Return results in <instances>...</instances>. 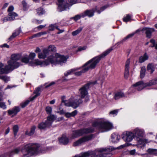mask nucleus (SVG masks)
Listing matches in <instances>:
<instances>
[{
    "label": "nucleus",
    "mask_w": 157,
    "mask_h": 157,
    "mask_svg": "<svg viewBox=\"0 0 157 157\" xmlns=\"http://www.w3.org/2000/svg\"><path fill=\"white\" fill-rule=\"evenodd\" d=\"M39 146L38 145L33 144H29L25 145L24 149L27 153L26 155H35L40 152L39 151Z\"/></svg>",
    "instance_id": "obj_4"
},
{
    "label": "nucleus",
    "mask_w": 157,
    "mask_h": 157,
    "mask_svg": "<svg viewBox=\"0 0 157 157\" xmlns=\"http://www.w3.org/2000/svg\"><path fill=\"white\" fill-rule=\"evenodd\" d=\"M46 111L48 114H50L52 112V108L49 106H47L46 108Z\"/></svg>",
    "instance_id": "obj_52"
},
{
    "label": "nucleus",
    "mask_w": 157,
    "mask_h": 157,
    "mask_svg": "<svg viewBox=\"0 0 157 157\" xmlns=\"http://www.w3.org/2000/svg\"><path fill=\"white\" fill-rule=\"evenodd\" d=\"M94 127H97L101 132H107L113 128V124L107 121H97L92 124Z\"/></svg>",
    "instance_id": "obj_3"
},
{
    "label": "nucleus",
    "mask_w": 157,
    "mask_h": 157,
    "mask_svg": "<svg viewBox=\"0 0 157 157\" xmlns=\"http://www.w3.org/2000/svg\"><path fill=\"white\" fill-rule=\"evenodd\" d=\"M147 152L150 155H157V149L149 148L148 149Z\"/></svg>",
    "instance_id": "obj_38"
},
{
    "label": "nucleus",
    "mask_w": 157,
    "mask_h": 157,
    "mask_svg": "<svg viewBox=\"0 0 157 157\" xmlns=\"http://www.w3.org/2000/svg\"><path fill=\"white\" fill-rule=\"evenodd\" d=\"M131 19V17L129 14H127L126 16L123 18L124 21L127 22L129 21Z\"/></svg>",
    "instance_id": "obj_51"
},
{
    "label": "nucleus",
    "mask_w": 157,
    "mask_h": 157,
    "mask_svg": "<svg viewBox=\"0 0 157 157\" xmlns=\"http://www.w3.org/2000/svg\"><path fill=\"white\" fill-rule=\"evenodd\" d=\"M141 31L143 32L145 31L146 37L150 38L151 36L152 33L155 31L154 29L147 27H144L142 29Z\"/></svg>",
    "instance_id": "obj_16"
},
{
    "label": "nucleus",
    "mask_w": 157,
    "mask_h": 157,
    "mask_svg": "<svg viewBox=\"0 0 157 157\" xmlns=\"http://www.w3.org/2000/svg\"><path fill=\"white\" fill-rule=\"evenodd\" d=\"M0 79H2L6 82L9 80V78L6 76L0 75Z\"/></svg>",
    "instance_id": "obj_50"
},
{
    "label": "nucleus",
    "mask_w": 157,
    "mask_h": 157,
    "mask_svg": "<svg viewBox=\"0 0 157 157\" xmlns=\"http://www.w3.org/2000/svg\"><path fill=\"white\" fill-rule=\"evenodd\" d=\"M0 107L1 108L4 109H6V107L4 102H0Z\"/></svg>",
    "instance_id": "obj_57"
},
{
    "label": "nucleus",
    "mask_w": 157,
    "mask_h": 157,
    "mask_svg": "<svg viewBox=\"0 0 157 157\" xmlns=\"http://www.w3.org/2000/svg\"><path fill=\"white\" fill-rule=\"evenodd\" d=\"M124 97L125 95L123 92L122 91H118L115 93L113 98L115 100H117Z\"/></svg>",
    "instance_id": "obj_23"
},
{
    "label": "nucleus",
    "mask_w": 157,
    "mask_h": 157,
    "mask_svg": "<svg viewBox=\"0 0 157 157\" xmlns=\"http://www.w3.org/2000/svg\"><path fill=\"white\" fill-rule=\"evenodd\" d=\"M83 135L81 129L73 130L72 132V137L73 138H76Z\"/></svg>",
    "instance_id": "obj_19"
},
{
    "label": "nucleus",
    "mask_w": 157,
    "mask_h": 157,
    "mask_svg": "<svg viewBox=\"0 0 157 157\" xmlns=\"http://www.w3.org/2000/svg\"><path fill=\"white\" fill-rule=\"evenodd\" d=\"M13 130L14 135L16 136L18 130V126L17 125H14L13 127Z\"/></svg>",
    "instance_id": "obj_47"
},
{
    "label": "nucleus",
    "mask_w": 157,
    "mask_h": 157,
    "mask_svg": "<svg viewBox=\"0 0 157 157\" xmlns=\"http://www.w3.org/2000/svg\"><path fill=\"white\" fill-rule=\"evenodd\" d=\"M97 82L95 81L94 82H91L87 83L83 85L79 89L78 93L80 95V98H83L88 95V90L89 89L90 86L91 85H94Z\"/></svg>",
    "instance_id": "obj_6"
},
{
    "label": "nucleus",
    "mask_w": 157,
    "mask_h": 157,
    "mask_svg": "<svg viewBox=\"0 0 157 157\" xmlns=\"http://www.w3.org/2000/svg\"><path fill=\"white\" fill-rule=\"evenodd\" d=\"M113 50L112 48L108 49L101 54L95 57L86 63L82 66V69L79 71L75 73L76 76H80L83 73H84L90 69L95 68L101 59L103 58L108 55Z\"/></svg>",
    "instance_id": "obj_1"
},
{
    "label": "nucleus",
    "mask_w": 157,
    "mask_h": 157,
    "mask_svg": "<svg viewBox=\"0 0 157 157\" xmlns=\"http://www.w3.org/2000/svg\"><path fill=\"white\" fill-rule=\"evenodd\" d=\"M104 149L99 148L96 149L95 151V156L94 157H109L111 154L110 153H107L105 152L101 153Z\"/></svg>",
    "instance_id": "obj_13"
},
{
    "label": "nucleus",
    "mask_w": 157,
    "mask_h": 157,
    "mask_svg": "<svg viewBox=\"0 0 157 157\" xmlns=\"http://www.w3.org/2000/svg\"><path fill=\"white\" fill-rule=\"evenodd\" d=\"M31 97L29 98V99L26 101L22 103L21 104V105L22 108H24L25 107L30 101H32L33 100H31Z\"/></svg>",
    "instance_id": "obj_43"
},
{
    "label": "nucleus",
    "mask_w": 157,
    "mask_h": 157,
    "mask_svg": "<svg viewBox=\"0 0 157 157\" xmlns=\"http://www.w3.org/2000/svg\"><path fill=\"white\" fill-rule=\"evenodd\" d=\"M49 54V52H48V50L45 49L43 50L42 52L38 53V57L40 59H44Z\"/></svg>",
    "instance_id": "obj_21"
},
{
    "label": "nucleus",
    "mask_w": 157,
    "mask_h": 157,
    "mask_svg": "<svg viewBox=\"0 0 157 157\" xmlns=\"http://www.w3.org/2000/svg\"><path fill=\"white\" fill-rule=\"evenodd\" d=\"M94 137V135L90 134L89 135L84 136L75 142L73 144V146H77L81 145L83 143L91 140L92 138Z\"/></svg>",
    "instance_id": "obj_8"
},
{
    "label": "nucleus",
    "mask_w": 157,
    "mask_h": 157,
    "mask_svg": "<svg viewBox=\"0 0 157 157\" xmlns=\"http://www.w3.org/2000/svg\"><path fill=\"white\" fill-rule=\"evenodd\" d=\"M82 28L79 27L76 30L73 32L72 34L73 36H75L78 34L82 30Z\"/></svg>",
    "instance_id": "obj_42"
},
{
    "label": "nucleus",
    "mask_w": 157,
    "mask_h": 157,
    "mask_svg": "<svg viewBox=\"0 0 157 157\" xmlns=\"http://www.w3.org/2000/svg\"><path fill=\"white\" fill-rule=\"evenodd\" d=\"M155 66L154 64L152 63H149L147 67V71L151 70L150 73L152 74L155 71Z\"/></svg>",
    "instance_id": "obj_35"
},
{
    "label": "nucleus",
    "mask_w": 157,
    "mask_h": 157,
    "mask_svg": "<svg viewBox=\"0 0 157 157\" xmlns=\"http://www.w3.org/2000/svg\"><path fill=\"white\" fill-rule=\"evenodd\" d=\"M37 14L39 15H41L45 13V11L41 8H40L36 10Z\"/></svg>",
    "instance_id": "obj_44"
},
{
    "label": "nucleus",
    "mask_w": 157,
    "mask_h": 157,
    "mask_svg": "<svg viewBox=\"0 0 157 157\" xmlns=\"http://www.w3.org/2000/svg\"><path fill=\"white\" fill-rule=\"evenodd\" d=\"M146 83L147 86H151L157 84V78L150 81Z\"/></svg>",
    "instance_id": "obj_37"
},
{
    "label": "nucleus",
    "mask_w": 157,
    "mask_h": 157,
    "mask_svg": "<svg viewBox=\"0 0 157 157\" xmlns=\"http://www.w3.org/2000/svg\"><path fill=\"white\" fill-rule=\"evenodd\" d=\"M82 99L81 98L75 100L74 101L72 102V107L75 109L80 104L82 103Z\"/></svg>",
    "instance_id": "obj_24"
},
{
    "label": "nucleus",
    "mask_w": 157,
    "mask_h": 157,
    "mask_svg": "<svg viewBox=\"0 0 157 157\" xmlns=\"http://www.w3.org/2000/svg\"><path fill=\"white\" fill-rule=\"evenodd\" d=\"M78 69V68L77 69H72L71 70L67 71L66 72H65L64 73V75L65 76H67L68 75L71 74L74 71H76Z\"/></svg>",
    "instance_id": "obj_46"
},
{
    "label": "nucleus",
    "mask_w": 157,
    "mask_h": 157,
    "mask_svg": "<svg viewBox=\"0 0 157 157\" xmlns=\"http://www.w3.org/2000/svg\"><path fill=\"white\" fill-rule=\"evenodd\" d=\"M134 35V33H133L128 34L125 37L124 39H123L122 40L119 42L118 43V44H122L125 41L128 39L132 37Z\"/></svg>",
    "instance_id": "obj_30"
},
{
    "label": "nucleus",
    "mask_w": 157,
    "mask_h": 157,
    "mask_svg": "<svg viewBox=\"0 0 157 157\" xmlns=\"http://www.w3.org/2000/svg\"><path fill=\"white\" fill-rule=\"evenodd\" d=\"M36 127L35 126H32L30 129V131H27L25 132V134L29 136L33 135L35 131Z\"/></svg>",
    "instance_id": "obj_34"
},
{
    "label": "nucleus",
    "mask_w": 157,
    "mask_h": 157,
    "mask_svg": "<svg viewBox=\"0 0 157 157\" xmlns=\"http://www.w3.org/2000/svg\"><path fill=\"white\" fill-rule=\"evenodd\" d=\"M19 54H13L11 55V59L7 62L8 64L11 65L14 69L18 68L20 65V63L17 62L20 59Z\"/></svg>",
    "instance_id": "obj_7"
},
{
    "label": "nucleus",
    "mask_w": 157,
    "mask_h": 157,
    "mask_svg": "<svg viewBox=\"0 0 157 157\" xmlns=\"http://www.w3.org/2000/svg\"><path fill=\"white\" fill-rule=\"evenodd\" d=\"M77 0H70L69 2L71 4H74L77 3Z\"/></svg>",
    "instance_id": "obj_62"
},
{
    "label": "nucleus",
    "mask_w": 157,
    "mask_h": 157,
    "mask_svg": "<svg viewBox=\"0 0 157 157\" xmlns=\"http://www.w3.org/2000/svg\"><path fill=\"white\" fill-rule=\"evenodd\" d=\"M47 49L48 50V52H49L50 51L52 52L55 51L56 50V48L54 45H50Z\"/></svg>",
    "instance_id": "obj_48"
},
{
    "label": "nucleus",
    "mask_w": 157,
    "mask_h": 157,
    "mask_svg": "<svg viewBox=\"0 0 157 157\" xmlns=\"http://www.w3.org/2000/svg\"><path fill=\"white\" fill-rule=\"evenodd\" d=\"M22 4L23 6V9L24 10H25L26 8L27 4L25 1H23L22 2Z\"/></svg>",
    "instance_id": "obj_59"
},
{
    "label": "nucleus",
    "mask_w": 157,
    "mask_h": 157,
    "mask_svg": "<svg viewBox=\"0 0 157 157\" xmlns=\"http://www.w3.org/2000/svg\"><path fill=\"white\" fill-rule=\"evenodd\" d=\"M56 58L53 56H50L44 62H41L38 59H36L34 61V63L37 65H40L41 66H47L50 63L54 64L61 65L66 62L67 58L64 56L61 55L58 53L56 54Z\"/></svg>",
    "instance_id": "obj_2"
},
{
    "label": "nucleus",
    "mask_w": 157,
    "mask_h": 157,
    "mask_svg": "<svg viewBox=\"0 0 157 157\" xmlns=\"http://www.w3.org/2000/svg\"><path fill=\"white\" fill-rule=\"evenodd\" d=\"M62 102L64 103V105L66 106L72 107L73 104L72 102H69L67 101L64 100L63 99H62Z\"/></svg>",
    "instance_id": "obj_45"
},
{
    "label": "nucleus",
    "mask_w": 157,
    "mask_h": 157,
    "mask_svg": "<svg viewBox=\"0 0 157 157\" xmlns=\"http://www.w3.org/2000/svg\"><path fill=\"white\" fill-rule=\"evenodd\" d=\"M29 59L27 55L22 56L21 58V62L26 64L28 63L29 61Z\"/></svg>",
    "instance_id": "obj_39"
},
{
    "label": "nucleus",
    "mask_w": 157,
    "mask_h": 157,
    "mask_svg": "<svg viewBox=\"0 0 157 157\" xmlns=\"http://www.w3.org/2000/svg\"><path fill=\"white\" fill-rule=\"evenodd\" d=\"M118 110L116 109L113 111H111L109 112L110 114L115 115L117 114L118 113Z\"/></svg>",
    "instance_id": "obj_58"
},
{
    "label": "nucleus",
    "mask_w": 157,
    "mask_h": 157,
    "mask_svg": "<svg viewBox=\"0 0 157 157\" xmlns=\"http://www.w3.org/2000/svg\"><path fill=\"white\" fill-rule=\"evenodd\" d=\"M83 135L84 134H87L93 132L94 129L92 127L81 129Z\"/></svg>",
    "instance_id": "obj_29"
},
{
    "label": "nucleus",
    "mask_w": 157,
    "mask_h": 157,
    "mask_svg": "<svg viewBox=\"0 0 157 157\" xmlns=\"http://www.w3.org/2000/svg\"><path fill=\"white\" fill-rule=\"evenodd\" d=\"M2 21H3V22L4 23L7 21H10V17H6L3 18L2 19Z\"/></svg>",
    "instance_id": "obj_60"
},
{
    "label": "nucleus",
    "mask_w": 157,
    "mask_h": 157,
    "mask_svg": "<svg viewBox=\"0 0 157 157\" xmlns=\"http://www.w3.org/2000/svg\"><path fill=\"white\" fill-rule=\"evenodd\" d=\"M134 35V33H133L128 34L125 37L124 39H123L122 40L119 42L118 43V44H122L125 41L128 39L132 37Z\"/></svg>",
    "instance_id": "obj_31"
},
{
    "label": "nucleus",
    "mask_w": 157,
    "mask_h": 157,
    "mask_svg": "<svg viewBox=\"0 0 157 157\" xmlns=\"http://www.w3.org/2000/svg\"><path fill=\"white\" fill-rule=\"evenodd\" d=\"M14 8L13 6H9V7L7 11L9 13H10L13 12V11L14 10Z\"/></svg>",
    "instance_id": "obj_55"
},
{
    "label": "nucleus",
    "mask_w": 157,
    "mask_h": 157,
    "mask_svg": "<svg viewBox=\"0 0 157 157\" xmlns=\"http://www.w3.org/2000/svg\"><path fill=\"white\" fill-rule=\"evenodd\" d=\"M134 137L133 132H124L122 135L123 139L124 140L127 142L131 141Z\"/></svg>",
    "instance_id": "obj_12"
},
{
    "label": "nucleus",
    "mask_w": 157,
    "mask_h": 157,
    "mask_svg": "<svg viewBox=\"0 0 157 157\" xmlns=\"http://www.w3.org/2000/svg\"><path fill=\"white\" fill-rule=\"evenodd\" d=\"M134 136L136 137L137 139H139L138 141L139 143H141L143 141L142 138L144 135V131L143 130L140 129L138 128L135 129L133 131Z\"/></svg>",
    "instance_id": "obj_10"
},
{
    "label": "nucleus",
    "mask_w": 157,
    "mask_h": 157,
    "mask_svg": "<svg viewBox=\"0 0 157 157\" xmlns=\"http://www.w3.org/2000/svg\"><path fill=\"white\" fill-rule=\"evenodd\" d=\"M95 152L94 151H89L82 153L80 155H76L77 157H89L91 156V157H94L95 156Z\"/></svg>",
    "instance_id": "obj_18"
},
{
    "label": "nucleus",
    "mask_w": 157,
    "mask_h": 157,
    "mask_svg": "<svg viewBox=\"0 0 157 157\" xmlns=\"http://www.w3.org/2000/svg\"><path fill=\"white\" fill-rule=\"evenodd\" d=\"M0 47L1 48L4 47H6L7 48H9L10 47L9 46L6 44H3L2 45H0Z\"/></svg>",
    "instance_id": "obj_63"
},
{
    "label": "nucleus",
    "mask_w": 157,
    "mask_h": 157,
    "mask_svg": "<svg viewBox=\"0 0 157 157\" xmlns=\"http://www.w3.org/2000/svg\"><path fill=\"white\" fill-rule=\"evenodd\" d=\"M40 90V88L38 87L36 88L34 92L33 93L35 94V95L32 97H31V100H33L36 98L40 95V93L39 92Z\"/></svg>",
    "instance_id": "obj_32"
},
{
    "label": "nucleus",
    "mask_w": 157,
    "mask_h": 157,
    "mask_svg": "<svg viewBox=\"0 0 157 157\" xmlns=\"http://www.w3.org/2000/svg\"><path fill=\"white\" fill-rule=\"evenodd\" d=\"M149 56L146 53H145L143 56H141L139 58V62L142 63L148 59Z\"/></svg>",
    "instance_id": "obj_28"
},
{
    "label": "nucleus",
    "mask_w": 157,
    "mask_h": 157,
    "mask_svg": "<svg viewBox=\"0 0 157 157\" xmlns=\"http://www.w3.org/2000/svg\"><path fill=\"white\" fill-rule=\"evenodd\" d=\"M9 17L10 20V21H12L15 19V17L18 16V14L14 12L10 13H8Z\"/></svg>",
    "instance_id": "obj_36"
},
{
    "label": "nucleus",
    "mask_w": 157,
    "mask_h": 157,
    "mask_svg": "<svg viewBox=\"0 0 157 157\" xmlns=\"http://www.w3.org/2000/svg\"><path fill=\"white\" fill-rule=\"evenodd\" d=\"M21 151V148L20 147L15 148L12 150L8 153V155L10 157L13 155L18 154Z\"/></svg>",
    "instance_id": "obj_27"
},
{
    "label": "nucleus",
    "mask_w": 157,
    "mask_h": 157,
    "mask_svg": "<svg viewBox=\"0 0 157 157\" xmlns=\"http://www.w3.org/2000/svg\"><path fill=\"white\" fill-rule=\"evenodd\" d=\"M47 33L46 32H40L37 33L33 35L32 36H31V38H33L36 37H39L40 36H41L42 35H44L45 34Z\"/></svg>",
    "instance_id": "obj_41"
},
{
    "label": "nucleus",
    "mask_w": 157,
    "mask_h": 157,
    "mask_svg": "<svg viewBox=\"0 0 157 157\" xmlns=\"http://www.w3.org/2000/svg\"><path fill=\"white\" fill-rule=\"evenodd\" d=\"M147 86L146 83H144L143 81H140L133 85L130 87V89L131 90L136 89L138 91H140Z\"/></svg>",
    "instance_id": "obj_11"
},
{
    "label": "nucleus",
    "mask_w": 157,
    "mask_h": 157,
    "mask_svg": "<svg viewBox=\"0 0 157 157\" xmlns=\"http://www.w3.org/2000/svg\"><path fill=\"white\" fill-rule=\"evenodd\" d=\"M56 24L51 25L49 26V30L50 31H53L54 29L55 28H56L57 29H59L58 27H56Z\"/></svg>",
    "instance_id": "obj_49"
},
{
    "label": "nucleus",
    "mask_w": 157,
    "mask_h": 157,
    "mask_svg": "<svg viewBox=\"0 0 157 157\" xmlns=\"http://www.w3.org/2000/svg\"><path fill=\"white\" fill-rule=\"evenodd\" d=\"M95 12V10L94 9L86 10L83 13H81L82 17H83L86 16H88L89 17H92L94 15Z\"/></svg>",
    "instance_id": "obj_15"
},
{
    "label": "nucleus",
    "mask_w": 157,
    "mask_h": 157,
    "mask_svg": "<svg viewBox=\"0 0 157 157\" xmlns=\"http://www.w3.org/2000/svg\"><path fill=\"white\" fill-rule=\"evenodd\" d=\"M86 48V47L85 46H84L83 47H79L78 48V49L77 50V51H81L82 50H85Z\"/></svg>",
    "instance_id": "obj_61"
},
{
    "label": "nucleus",
    "mask_w": 157,
    "mask_h": 157,
    "mask_svg": "<svg viewBox=\"0 0 157 157\" xmlns=\"http://www.w3.org/2000/svg\"><path fill=\"white\" fill-rule=\"evenodd\" d=\"M29 59L33 60L36 56V54L35 53H31L29 55Z\"/></svg>",
    "instance_id": "obj_56"
},
{
    "label": "nucleus",
    "mask_w": 157,
    "mask_h": 157,
    "mask_svg": "<svg viewBox=\"0 0 157 157\" xmlns=\"http://www.w3.org/2000/svg\"><path fill=\"white\" fill-rule=\"evenodd\" d=\"M14 69L13 67L10 65L9 64L5 66L3 64L0 63V74H7L13 71Z\"/></svg>",
    "instance_id": "obj_9"
},
{
    "label": "nucleus",
    "mask_w": 157,
    "mask_h": 157,
    "mask_svg": "<svg viewBox=\"0 0 157 157\" xmlns=\"http://www.w3.org/2000/svg\"><path fill=\"white\" fill-rule=\"evenodd\" d=\"M59 142L62 144L66 145L69 142L68 139L65 135H63L62 137L59 139Z\"/></svg>",
    "instance_id": "obj_26"
},
{
    "label": "nucleus",
    "mask_w": 157,
    "mask_h": 157,
    "mask_svg": "<svg viewBox=\"0 0 157 157\" xmlns=\"http://www.w3.org/2000/svg\"><path fill=\"white\" fill-rule=\"evenodd\" d=\"M136 152V150L135 149H133L132 150L130 151V154L131 155H133L135 154V153Z\"/></svg>",
    "instance_id": "obj_64"
},
{
    "label": "nucleus",
    "mask_w": 157,
    "mask_h": 157,
    "mask_svg": "<svg viewBox=\"0 0 157 157\" xmlns=\"http://www.w3.org/2000/svg\"><path fill=\"white\" fill-rule=\"evenodd\" d=\"M82 17L81 14L80 15H77L74 17H72L71 18L73 19L75 21H77L79 19Z\"/></svg>",
    "instance_id": "obj_53"
},
{
    "label": "nucleus",
    "mask_w": 157,
    "mask_h": 157,
    "mask_svg": "<svg viewBox=\"0 0 157 157\" xmlns=\"http://www.w3.org/2000/svg\"><path fill=\"white\" fill-rule=\"evenodd\" d=\"M111 139L113 143H117L120 139V136L117 134L113 133L111 135Z\"/></svg>",
    "instance_id": "obj_25"
},
{
    "label": "nucleus",
    "mask_w": 157,
    "mask_h": 157,
    "mask_svg": "<svg viewBox=\"0 0 157 157\" xmlns=\"http://www.w3.org/2000/svg\"><path fill=\"white\" fill-rule=\"evenodd\" d=\"M57 4L58 6V10L59 12L65 10L68 6V3H66L63 0H58Z\"/></svg>",
    "instance_id": "obj_14"
},
{
    "label": "nucleus",
    "mask_w": 157,
    "mask_h": 157,
    "mask_svg": "<svg viewBox=\"0 0 157 157\" xmlns=\"http://www.w3.org/2000/svg\"><path fill=\"white\" fill-rule=\"evenodd\" d=\"M106 7L105 6H103L101 8L100 10L101 11L99 10H97V7H96L95 9H94L95 10V11H97L98 13H100L101 12L103 11L106 8Z\"/></svg>",
    "instance_id": "obj_54"
},
{
    "label": "nucleus",
    "mask_w": 157,
    "mask_h": 157,
    "mask_svg": "<svg viewBox=\"0 0 157 157\" xmlns=\"http://www.w3.org/2000/svg\"><path fill=\"white\" fill-rule=\"evenodd\" d=\"M20 111V109L18 106H15L11 110H9L8 112L9 115H16Z\"/></svg>",
    "instance_id": "obj_20"
},
{
    "label": "nucleus",
    "mask_w": 157,
    "mask_h": 157,
    "mask_svg": "<svg viewBox=\"0 0 157 157\" xmlns=\"http://www.w3.org/2000/svg\"><path fill=\"white\" fill-rule=\"evenodd\" d=\"M78 111L75 110L71 113H65V116L67 117H70L75 116L77 113Z\"/></svg>",
    "instance_id": "obj_33"
},
{
    "label": "nucleus",
    "mask_w": 157,
    "mask_h": 157,
    "mask_svg": "<svg viewBox=\"0 0 157 157\" xmlns=\"http://www.w3.org/2000/svg\"><path fill=\"white\" fill-rule=\"evenodd\" d=\"M146 71V69L145 67H142L141 68L140 72V76L141 78H143L145 75Z\"/></svg>",
    "instance_id": "obj_40"
},
{
    "label": "nucleus",
    "mask_w": 157,
    "mask_h": 157,
    "mask_svg": "<svg viewBox=\"0 0 157 157\" xmlns=\"http://www.w3.org/2000/svg\"><path fill=\"white\" fill-rule=\"evenodd\" d=\"M21 32V27L16 30L13 32L12 35L9 38L10 41L12 40L15 37L18 35Z\"/></svg>",
    "instance_id": "obj_22"
},
{
    "label": "nucleus",
    "mask_w": 157,
    "mask_h": 157,
    "mask_svg": "<svg viewBox=\"0 0 157 157\" xmlns=\"http://www.w3.org/2000/svg\"><path fill=\"white\" fill-rule=\"evenodd\" d=\"M55 119V116L53 115H51L48 117L45 122H41L39 124L38 127L40 129H45L49 128L52 126V122Z\"/></svg>",
    "instance_id": "obj_5"
},
{
    "label": "nucleus",
    "mask_w": 157,
    "mask_h": 157,
    "mask_svg": "<svg viewBox=\"0 0 157 157\" xmlns=\"http://www.w3.org/2000/svg\"><path fill=\"white\" fill-rule=\"evenodd\" d=\"M130 63V59H127L125 65V72L124 73V77L125 78L127 79L129 75V65Z\"/></svg>",
    "instance_id": "obj_17"
}]
</instances>
